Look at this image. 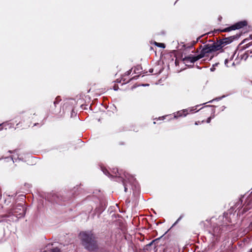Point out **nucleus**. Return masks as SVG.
Listing matches in <instances>:
<instances>
[{
	"mask_svg": "<svg viewBox=\"0 0 252 252\" xmlns=\"http://www.w3.org/2000/svg\"><path fill=\"white\" fill-rule=\"evenodd\" d=\"M24 214H25V211H24V208H23L22 212V213H21L20 214H21V215H22V216H23V215H24Z\"/></svg>",
	"mask_w": 252,
	"mask_h": 252,
	"instance_id": "nucleus-13",
	"label": "nucleus"
},
{
	"mask_svg": "<svg viewBox=\"0 0 252 252\" xmlns=\"http://www.w3.org/2000/svg\"><path fill=\"white\" fill-rule=\"evenodd\" d=\"M211 69V70L212 71H213L214 70V68H213V67H212V68H211V69Z\"/></svg>",
	"mask_w": 252,
	"mask_h": 252,
	"instance_id": "nucleus-16",
	"label": "nucleus"
},
{
	"mask_svg": "<svg viewBox=\"0 0 252 252\" xmlns=\"http://www.w3.org/2000/svg\"><path fill=\"white\" fill-rule=\"evenodd\" d=\"M124 177H121L122 178H123V183L125 187V191L126 192L127 189V183L129 184H133L134 183V181H135V179H134L133 177L132 176L129 175L127 173H124Z\"/></svg>",
	"mask_w": 252,
	"mask_h": 252,
	"instance_id": "nucleus-4",
	"label": "nucleus"
},
{
	"mask_svg": "<svg viewBox=\"0 0 252 252\" xmlns=\"http://www.w3.org/2000/svg\"><path fill=\"white\" fill-rule=\"evenodd\" d=\"M198 124V122H195V125H197Z\"/></svg>",
	"mask_w": 252,
	"mask_h": 252,
	"instance_id": "nucleus-17",
	"label": "nucleus"
},
{
	"mask_svg": "<svg viewBox=\"0 0 252 252\" xmlns=\"http://www.w3.org/2000/svg\"><path fill=\"white\" fill-rule=\"evenodd\" d=\"M184 63L186 64L189 65V63H193L195 62L198 60L197 56H193L190 55L187 57L183 58Z\"/></svg>",
	"mask_w": 252,
	"mask_h": 252,
	"instance_id": "nucleus-6",
	"label": "nucleus"
},
{
	"mask_svg": "<svg viewBox=\"0 0 252 252\" xmlns=\"http://www.w3.org/2000/svg\"><path fill=\"white\" fill-rule=\"evenodd\" d=\"M228 61V60L227 59H226V60H225V64L226 66H227V64Z\"/></svg>",
	"mask_w": 252,
	"mask_h": 252,
	"instance_id": "nucleus-15",
	"label": "nucleus"
},
{
	"mask_svg": "<svg viewBox=\"0 0 252 252\" xmlns=\"http://www.w3.org/2000/svg\"><path fill=\"white\" fill-rule=\"evenodd\" d=\"M247 23L246 21H241L239 22H238L234 25H232L231 27H228L227 28H225L224 30H223V32H229L232 30H235L236 29H240L241 28H243L244 27L246 26L247 25Z\"/></svg>",
	"mask_w": 252,
	"mask_h": 252,
	"instance_id": "nucleus-5",
	"label": "nucleus"
},
{
	"mask_svg": "<svg viewBox=\"0 0 252 252\" xmlns=\"http://www.w3.org/2000/svg\"><path fill=\"white\" fill-rule=\"evenodd\" d=\"M155 44L156 45H157L158 47L163 48H165V45L163 43L155 42Z\"/></svg>",
	"mask_w": 252,
	"mask_h": 252,
	"instance_id": "nucleus-9",
	"label": "nucleus"
},
{
	"mask_svg": "<svg viewBox=\"0 0 252 252\" xmlns=\"http://www.w3.org/2000/svg\"><path fill=\"white\" fill-rule=\"evenodd\" d=\"M211 117L208 118L207 120V123H209L211 121Z\"/></svg>",
	"mask_w": 252,
	"mask_h": 252,
	"instance_id": "nucleus-12",
	"label": "nucleus"
},
{
	"mask_svg": "<svg viewBox=\"0 0 252 252\" xmlns=\"http://www.w3.org/2000/svg\"><path fill=\"white\" fill-rule=\"evenodd\" d=\"M250 204V201H249V202L247 203V204L246 205L244 208V210L245 211H247V210H248L250 209V207H249Z\"/></svg>",
	"mask_w": 252,
	"mask_h": 252,
	"instance_id": "nucleus-10",
	"label": "nucleus"
},
{
	"mask_svg": "<svg viewBox=\"0 0 252 252\" xmlns=\"http://www.w3.org/2000/svg\"><path fill=\"white\" fill-rule=\"evenodd\" d=\"M228 40L227 38H225L220 40L219 42L214 43L212 44H209L210 47L211 49L212 52L220 50L221 49L224 45L228 44Z\"/></svg>",
	"mask_w": 252,
	"mask_h": 252,
	"instance_id": "nucleus-2",
	"label": "nucleus"
},
{
	"mask_svg": "<svg viewBox=\"0 0 252 252\" xmlns=\"http://www.w3.org/2000/svg\"><path fill=\"white\" fill-rule=\"evenodd\" d=\"M18 150H14V151H9L8 152L10 154H13V155L11 157V160H13V162H14V160H16L17 158L21 159L22 157H20V155L19 154Z\"/></svg>",
	"mask_w": 252,
	"mask_h": 252,
	"instance_id": "nucleus-8",
	"label": "nucleus"
},
{
	"mask_svg": "<svg viewBox=\"0 0 252 252\" xmlns=\"http://www.w3.org/2000/svg\"><path fill=\"white\" fill-rule=\"evenodd\" d=\"M149 85L148 84H146V85H143V86H148Z\"/></svg>",
	"mask_w": 252,
	"mask_h": 252,
	"instance_id": "nucleus-18",
	"label": "nucleus"
},
{
	"mask_svg": "<svg viewBox=\"0 0 252 252\" xmlns=\"http://www.w3.org/2000/svg\"><path fill=\"white\" fill-rule=\"evenodd\" d=\"M182 218V217L180 216V218L177 220L176 221L175 223H177Z\"/></svg>",
	"mask_w": 252,
	"mask_h": 252,
	"instance_id": "nucleus-14",
	"label": "nucleus"
},
{
	"mask_svg": "<svg viewBox=\"0 0 252 252\" xmlns=\"http://www.w3.org/2000/svg\"><path fill=\"white\" fill-rule=\"evenodd\" d=\"M212 53L209 44H207L204 46L200 53L197 55V57L199 60L203 57H209L210 55L212 54Z\"/></svg>",
	"mask_w": 252,
	"mask_h": 252,
	"instance_id": "nucleus-3",
	"label": "nucleus"
},
{
	"mask_svg": "<svg viewBox=\"0 0 252 252\" xmlns=\"http://www.w3.org/2000/svg\"><path fill=\"white\" fill-rule=\"evenodd\" d=\"M79 238L83 246L88 250L92 251L96 248V243L91 232H82L79 234Z\"/></svg>",
	"mask_w": 252,
	"mask_h": 252,
	"instance_id": "nucleus-1",
	"label": "nucleus"
},
{
	"mask_svg": "<svg viewBox=\"0 0 252 252\" xmlns=\"http://www.w3.org/2000/svg\"><path fill=\"white\" fill-rule=\"evenodd\" d=\"M1 126V125H0V126Z\"/></svg>",
	"mask_w": 252,
	"mask_h": 252,
	"instance_id": "nucleus-21",
	"label": "nucleus"
},
{
	"mask_svg": "<svg viewBox=\"0 0 252 252\" xmlns=\"http://www.w3.org/2000/svg\"><path fill=\"white\" fill-rule=\"evenodd\" d=\"M198 107V105L196 106L195 107H192V108H189V109H184L181 111H179L177 113V115H175L174 116V118H176L177 117H182V116H184V117H185L187 116V115L188 114V112L189 111V112H191L193 111H195L197 109V107Z\"/></svg>",
	"mask_w": 252,
	"mask_h": 252,
	"instance_id": "nucleus-7",
	"label": "nucleus"
},
{
	"mask_svg": "<svg viewBox=\"0 0 252 252\" xmlns=\"http://www.w3.org/2000/svg\"><path fill=\"white\" fill-rule=\"evenodd\" d=\"M251 252H252V249H251Z\"/></svg>",
	"mask_w": 252,
	"mask_h": 252,
	"instance_id": "nucleus-20",
	"label": "nucleus"
},
{
	"mask_svg": "<svg viewBox=\"0 0 252 252\" xmlns=\"http://www.w3.org/2000/svg\"><path fill=\"white\" fill-rule=\"evenodd\" d=\"M51 252H61V251L59 248H55L52 249L51 250Z\"/></svg>",
	"mask_w": 252,
	"mask_h": 252,
	"instance_id": "nucleus-11",
	"label": "nucleus"
},
{
	"mask_svg": "<svg viewBox=\"0 0 252 252\" xmlns=\"http://www.w3.org/2000/svg\"><path fill=\"white\" fill-rule=\"evenodd\" d=\"M56 102H57L56 101H54V104H56Z\"/></svg>",
	"mask_w": 252,
	"mask_h": 252,
	"instance_id": "nucleus-19",
	"label": "nucleus"
}]
</instances>
